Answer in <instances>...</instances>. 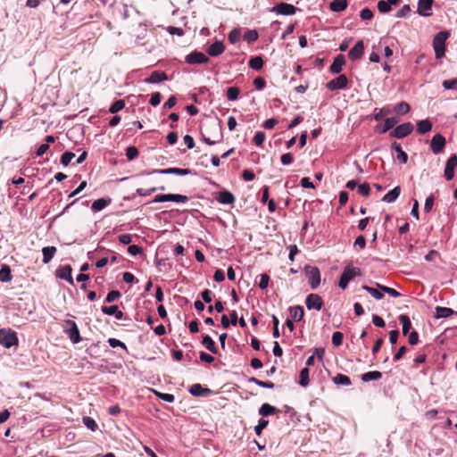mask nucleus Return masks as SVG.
<instances>
[{
    "label": "nucleus",
    "instance_id": "1",
    "mask_svg": "<svg viewBox=\"0 0 457 457\" xmlns=\"http://www.w3.org/2000/svg\"><path fill=\"white\" fill-rule=\"evenodd\" d=\"M450 34L448 31L444 30L438 32L433 39V47L436 54V59H441L445 55V41L449 37Z\"/></svg>",
    "mask_w": 457,
    "mask_h": 457
},
{
    "label": "nucleus",
    "instance_id": "2",
    "mask_svg": "<svg viewBox=\"0 0 457 457\" xmlns=\"http://www.w3.org/2000/svg\"><path fill=\"white\" fill-rule=\"evenodd\" d=\"M63 332L73 344H78L82 340L76 322L71 320H65L63 321Z\"/></svg>",
    "mask_w": 457,
    "mask_h": 457
},
{
    "label": "nucleus",
    "instance_id": "3",
    "mask_svg": "<svg viewBox=\"0 0 457 457\" xmlns=\"http://www.w3.org/2000/svg\"><path fill=\"white\" fill-rule=\"evenodd\" d=\"M303 271L311 288L316 289L320 284V270L315 266L306 265Z\"/></svg>",
    "mask_w": 457,
    "mask_h": 457
},
{
    "label": "nucleus",
    "instance_id": "4",
    "mask_svg": "<svg viewBox=\"0 0 457 457\" xmlns=\"http://www.w3.org/2000/svg\"><path fill=\"white\" fill-rule=\"evenodd\" d=\"M361 270L359 268L346 266L340 277L338 286L342 289H345L348 286V283L355 277L361 276Z\"/></svg>",
    "mask_w": 457,
    "mask_h": 457
},
{
    "label": "nucleus",
    "instance_id": "5",
    "mask_svg": "<svg viewBox=\"0 0 457 457\" xmlns=\"http://www.w3.org/2000/svg\"><path fill=\"white\" fill-rule=\"evenodd\" d=\"M18 337L15 331L11 328L0 329V345L6 348L18 345Z\"/></svg>",
    "mask_w": 457,
    "mask_h": 457
},
{
    "label": "nucleus",
    "instance_id": "6",
    "mask_svg": "<svg viewBox=\"0 0 457 457\" xmlns=\"http://www.w3.org/2000/svg\"><path fill=\"white\" fill-rule=\"evenodd\" d=\"M192 171L189 169H181V168H168L162 170H143L140 172V175H151V174H175V175H188Z\"/></svg>",
    "mask_w": 457,
    "mask_h": 457
},
{
    "label": "nucleus",
    "instance_id": "7",
    "mask_svg": "<svg viewBox=\"0 0 457 457\" xmlns=\"http://www.w3.org/2000/svg\"><path fill=\"white\" fill-rule=\"evenodd\" d=\"M413 130V125L411 122H405L395 127L391 132L390 137L395 138H403L410 135Z\"/></svg>",
    "mask_w": 457,
    "mask_h": 457
},
{
    "label": "nucleus",
    "instance_id": "8",
    "mask_svg": "<svg viewBox=\"0 0 457 457\" xmlns=\"http://www.w3.org/2000/svg\"><path fill=\"white\" fill-rule=\"evenodd\" d=\"M176 202V203H187L188 201V197L183 195L178 194H166V195H157L153 199V203H162V202Z\"/></svg>",
    "mask_w": 457,
    "mask_h": 457
},
{
    "label": "nucleus",
    "instance_id": "9",
    "mask_svg": "<svg viewBox=\"0 0 457 457\" xmlns=\"http://www.w3.org/2000/svg\"><path fill=\"white\" fill-rule=\"evenodd\" d=\"M305 304L308 310L320 311L324 302L320 295L312 293L306 296Z\"/></svg>",
    "mask_w": 457,
    "mask_h": 457
},
{
    "label": "nucleus",
    "instance_id": "10",
    "mask_svg": "<svg viewBox=\"0 0 457 457\" xmlns=\"http://www.w3.org/2000/svg\"><path fill=\"white\" fill-rule=\"evenodd\" d=\"M348 79L345 74H341L336 79L327 83L326 87L328 90L334 91L337 89H344L347 87Z\"/></svg>",
    "mask_w": 457,
    "mask_h": 457
},
{
    "label": "nucleus",
    "instance_id": "11",
    "mask_svg": "<svg viewBox=\"0 0 457 457\" xmlns=\"http://www.w3.org/2000/svg\"><path fill=\"white\" fill-rule=\"evenodd\" d=\"M298 9L293 4L287 3H280L276 4L271 11L282 15H294Z\"/></svg>",
    "mask_w": 457,
    "mask_h": 457
},
{
    "label": "nucleus",
    "instance_id": "12",
    "mask_svg": "<svg viewBox=\"0 0 457 457\" xmlns=\"http://www.w3.org/2000/svg\"><path fill=\"white\" fill-rule=\"evenodd\" d=\"M445 144L446 141L445 137L441 134H436L430 144L432 152L436 154L441 153L444 150Z\"/></svg>",
    "mask_w": 457,
    "mask_h": 457
},
{
    "label": "nucleus",
    "instance_id": "13",
    "mask_svg": "<svg viewBox=\"0 0 457 457\" xmlns=\"http://www.w3.org/2000/svg\"><path fill=\"white\" fill-rule=\"evenodd\" d=\"M433 3V0H419L417 12L424 17L432 15Z\"/></svg>",
    "mask_w": 457,
    "mask_h": 457
},
{
    "label": "nucleus",
    "instance_id": "14",
    "mask_svg": "<svg viewBox=\"0 0 457 457\" xmlns=\"http://www.w3.org/2000/svg\"><path fill=\"white\" fill-rule=\"evenodd\" d=\"M208 57L204 54L197 51L192 52L186 57V62L189 64L205 63L208 62Z\"/></svg>",
    "mask_w": 457,
    "mask_h": 457
},
{
    "label": "nucleus",
    "instance_id": "15",
    "mask_svg": "<svg viewBox=\"0 0 457 457\" xmlns=\"http://www.w3.org/2000/svg\"><path fill=\"white\" fill-rule=\"evenodd\" d=\"M457 166V155H452L446 162L445 169V177L447 180L453 179L454 176V169Z\"/></svg>",
    "mask_w": 457,
    "mask_h": 457
},
{
    "label": "nucleus",
    "instance_id": "16",
    "mask_svg": "<svg viewBox=\"0 0 457 457\" xmlns=\"http://www.w3.org/2000/svg\"><path fill=\"white\" fill-rule=\"evenodd\" d=\"M364 53V43L359 40L354 46L349 51L348 56L352 61L359 60Z\"/></svg>",
    "mask_w": 457,
    "mask_h": 457
},
{
    "label": "nucleus",
    "instance_id": "17",
    "mask_svg": "<svg viewBox=\"0 0 457 457\" xmlns=\"http://www.w3.org/2000/svg\"><path fill=\"white\" fill-rule=\"evenodd\" d=\"M71 266L64 265L56 270V277L67 280L71 285L73 284V279L71 276Z\"/></svg>",
    "mask_w": 457,
    "mask_h": 457
},
{
    "label": "nucleus",
    "instance_id": "18",
    "mask_svg": "<svg viewBox=\"0 0 457 457\" xmlns=\"http://www.w3.org/2000/svg\"><path fill=\"white\" fill-rule=\"evenodd\" d=\"M345 63V56L343 54H338L334 59L332 64L330 65L329 70L334 74L340 73Z\"/></svg>",
    "mask_w": 457,
    "mask_h": 457
},
{
    "label": "nucleus",
    "instance_id": "19",
    "mask_svg": "<svg viewBox=\"0 0 457 457\" xmlns=\"http://www.w3.org/2000/svg\"><path fill=\"white\" fill-rule=\"evenodd\" d=\"M225 50V46L221 41H216L207 48V54L211 56H219Z\"/></svg>",
    "mask_w": 457,
    "mask_h": 457
},
{
    "label": "nucleus",
    "instance_id": "20",
    "mask_svg": "<svg viewBox=\"0 0 457 457\" xmlns=\"http://www.w3.org/2000/svg\"><path fill=\"white\" fill-rule=\"evenodd\" d=\"M168 79V76L164 71H154L150 77L145 79L146 83H159Z\"/></svg>",
    "mask_w": 457,
    "mask_h": 457
},
{
    "label": "nucleus",
    "instance_id": "21",
    "mask_svg": "<svg viewBox=\"0 0 457 457\" xmlns=\"http://www.w3.org/2000/svg\"><path fill=\"white\" fill-rule=\"evenodd\" d=\"M189 393L194 396H204L211 393V389L204 388L200 384H194L190 386Z\"/></svg>",
    "mask_w": 457,
    "mask_h": 457
},
{
    "label": "nucleus",
    "instance_id": "22",
    "mask_svg": "<svg viewBox=\"0 0 457 457\" xmlns=\"http://www.w3.org/2000/svg\"><path fill=\"white\" fill-rule=\"evenodd\" d=\"M57 249L55 246H46L42 249L43 253V262L45 264H47L51 262V260L54 258V254L56 253Z\"/></svg>",
    "mask_w": 457,
    "mask_h": 457
},
{
    "label": "nucleus",
    "instance_id": "23",
    "mask_svg": "<svg viewBox=\"0 0 457 457\" xmlns=\"http://www.w3.org/2000/svg\"><path fill=\"white\" fill-rule=\"evenodd\" d=\"M202 345L213 354H217L219 353L214 341L208 335L203 337Z\"/></svg>",
    "mask_w": 457,
    "mask_h": 457
},
{
    "label": "nucleus",
    "instance_id": "24",
    "mask_svg": "<svg viewBox=\"0 0 457 457\" xmlns=\"http://www.w3.org/2000/svg\"><path fill=\"white\" fill-rule=\"evenodd\" d=\"M401 194V187L399 186L393 188L391 191H389L387 194H386L382 201L386 203H394L400 195Z\"/></svg>",
    "mask_w": 457,
    "mask_h": 457
},
{
    "label": "nucleus",
    "instance_id": "25",
    "mask_svg": "<svg viewBox=\"0 0 457 457\" xmlns=\"http://www.w3.org/2000/svg\"><path fill=\"white\" fill-rule=\"evenodd\" d=\"M289 313L293 320L300 321L303 319L304 311L300 305L292 306L289 308Z\"/></svg>",
    "mask_w": 457,
    "mask_h": 457
},
{
    "label": "nucleus",
    "instance_id": "26",
    "mask_svg": "<svg viewBox=\"0 0 457 457\" xmlns=\"http://www.w3.org/2000/svg\"><path fill=\"white\" fill-rule=\"evenodd\" d=\"M111 198H99L93 202L91 209L94 212H100L111 204Z\"/></svg>",
    "mask_w": 457,
    "mask_h": 457
},
{
    "label": "nucleus",
    "instance_id": "27",
    "mask_svg": "<svg viewBox=\"0 0 457 457\" xmlns=\"http://www.w3.org/2000/svg\"><path fill=\"white\" fill-rule=\"evenodd\" d=\"M12 279V270L9 265L3 264L0 269V281L10 282Z\"/></svg>",
    "mask_w": 457,
    "mask_h": 457
},
{
    "label": "nucleus",
    "instance_id": "28",
    "mask_svg": "<svg viewBox=\"0 0 457 457\" xmlns=\"http://www.w3.org/2000/svg\"><path fill=\"white\" fill-rule=\"evenodd\" d=\"M218 201L223 204H231L235 202V196L229 191L220 192Z\"/></svg>",
    "mask_w": 457,
    "mask_h": 457
},
{
    "label": "nucleus",
    "instance_id": "29",
    "mask_svg": "<svg viewBox=\"0 0 457 457\" xmlns=\"http://www.w3.org/2000/svg\"><path fill=\"white\" fill-rule=\"evenodd\" d=\"M278 411H279L276 407L269 403H263L259 409V414L262 415V417H267L275 414Z\"/></svg>",
    "mask_w": 457,
    "mask_h": 457
},
{
    "label": "nucleus",
    "instance_id": "30",
    "mask_svg": "<svg viewBox=\"0 0 457 457\" xmlns=\"http://www.w3.org/2000/svg\"><path fill=\"white\" fill-rule=\"evenodd\" d=\"M382 378V373L378 370L369 371L361 375V380L363 382H370L371 380H378Z\"/></svg>",
    "mask_w": 457,
    "mask_h": 457
},
{
    "label": "nucleus",
    "instance_id": "31",
    "mask_svg": "<svg viewBox=\"0 0 457 457\" xmlns=\"http://www.w3.org/2000/svg\"><path fill=\"white\" fill-rule=\"evenodd\" d=\"M431 129H432V123L428 120H420L417 123V131L420 134H425V133L430 131Z\"/></svg>",
    "mask_w": 457,
    "mask_h": 457
},
{
    "label": "nucleus",
    "instance_id": "32",
    "mask_svg": "<svg viewBox=\"0 0 457 457\" xmlns=\"http://www.w3.org/2000/svg\"><path fill=\"white\" fill-rule=\"evenodd\" d=\"M399 121V119L396 117L387 118L385 120L383 127L380 129V133H386V131L393 129Z\"/></svg>",
    "mask_w": 457,
    "mask_h": 457
},
{
    "label": "nucleus",
    "instance_id": "33",
    "mask_svg": "<svg viewBox=\"0 0 457 457\" xmlns=\"http://www.w3.org/2000/svg\"><path fill=\"white\" fill-rule=\"evenodd\" d=\"M453 310H452L451 308H447V307H440V306H437L436 308V314H435V317L436 319H440V318H448L450 317L451 315L453 314Z\"/></svg>",
    "mask_w": 457,
    "mask_h": 457
},
{
    "label": "nucleus",
    "instance_id": "34",
    "mask_svg": "<svg viewBox=\"0 0 457 457\" xmlns=\"http://www.w3.org/2000/svg\"><path fill=\"white\" fill-rule=\"evenodd\" d=\"M392 148L395 149L397 152V159L402 163H406L408 161V155L402 149L401 145L395 142L392 144Z\"/></svg>",
    "mask_w": 457,
    "mask_h": 457
},
{
    "label": "nucleus",
    "instance_id": "35",
    "mask_svg": "<svg viewBox=\"0 0 457 457\" xmlns=\"http://www.w3.org/2000/svg\"><path fill=\"white\" fill-rule=\"evenodd\" d=\"M347 7V0H333L330 3V9L333 12H342Z\"/></svg>",
    "mask_w": 457,
    "mask_h": 457
},
{
    "label": "nucleus",
    "instance_id": "36",
    "mask_svg": "<svg viewBox=\"0 0 457 457\" xmlns=\"http://www.w3.org/2000/svg\"><path fill=\"white\" fill-rule=\"evenodd\" d=\"M332 380L336 385L350 386L352 384L350 378L341 373L335 376Z\"/></svg>",
    "mask_w": 457,
    "mask_h": 457
},
{
    "label": "nucleus",
    "instance_id": "37",
    "mask_svg": "<svg viewBox=\"0 0 457 457\" xmlns=\"http://www.w3.org/2000/svg\"><path fill=\"white\" fill-rule=\"evenodd\" d=\"M399 320L403 326V334L407 335L411 328L410 318L405 314H402L399 316Z\"/></svg>",
    "mask_w": 457,
    "mask_h": 457
},
{
    "label": "nucleus",
    "instance_id": "38",
    "mask_svg": "<svg viewBox=\"0 0 457 457\" xmlns=\"http://www.w3.org/2000/svg\"><path fill=\"white\" fill-rule=\"evenodd\" d=\"M248 65L255 71H260L263 66V60L261 56H255L250 59Z\"/></svg>",
    "mask_w": 457,
    "mask_h": 457
},
{
    "label": "nucleus",
    "instance_id": "39",
    "mask_svg": "<svg viewBox=\"0 0 457 457\" xmlns=\"http://www.w3.org/2000/svg\"><path fill=\"white\" fill-rule=\"evenodd\" d=\"M361 287L363 290L367 291L369 294H370L374 298L378 300L382 299L384 296L382 291L379 290L378 288H374L367 285H363Z\"/></svg>",
    "mask_w": 457,
    "mask_h": 457
},
{
    "label": "nucleus",
    "instance_id": "40",
    "mask_svg": "<svg viewBox=\"0 0 457 457\" xmlns=\"http://www.w3.org/2000/svg\"><path fill=\"white\" fill-rule=\"evenodd\" d=\"M146 35V27L141 23L137 25V27L133 29L132 36L137 39L144 38Z\"/></svg>",
    "mask_w": 457,
    "mask_h": 457
},
{
    "label": "nucleus",
    "instance_id": "41",
    "mask_svg": "<svg viewBox=\"0 0 457 457\" xmlns=\"http://www.w3.org/2000/svg\"><path fill=\"white\" fill-rule=\"evenodd\" d=\"M309 373L310 370L308 368L303 369L300 372L299 384L303 387L307 386L310 383Z\"/></svg>",
    "mask_w": 457,
    "mask_h": 457
},
{
    "label": "nucleus",
    "instance_id": "42",
    "mask_svg": "<svg viewBox=\"0 0 457 457\" xmlns=\"http://www.w3.org/2000/svg\"><path fill=\"white\" fill-rule=\"evenodd\" d=\"M240 88L237 87H230L227 90V98L229 101H235L238 98L240 95Z\"/></svg>",
    "mask_w": 457,
    "mask_h": 457
},
{
    "label": "nucleus",
    "instance_id": "43",
    "mask_svg": "<svg viewBox=\"0 0 457 457\" xmlns=\"http://www.w3.org/2000/svg\"><path fill=\"white\" fill-rule=\"evenodd\" d=\"M395 112L399 113V114H406L410 112L411 110V107H410V104L406 102H401L399 104H397L395 108H394Z\"/></svg>",
    "mask_w": 457,
    "mask_h": 457
},
{
    "label": "nucleus",
    "instance_id": "44",
    "mask_svg": "<svg viewBox=\"0 0 457 457\" xmlns=\"http://www.w3.org/2000/svg\"><path fill=\"white\" fill-rule=\"evenodd\" d=\"M249 382H252V383H254L256 384L257 386H261V387H264V388H274V383L271 382V381H262V380H260L254 377H252L248 379Z\"/></svg>",
    "mask_w": 457,
    "mask_h": 457
},
{
    "label": "nucleus",
    "instance_id": "45",
    "mask_svg": "<svg viewBox=\"0 0 457 457\" xmlns=\"http://www.w3.org/2000/svg\"><path fill=\"white\" fill-rule=\"evenodd\" d=\"M156 190L164 191L165 190V187L164 186H161V187H151L149 189L137 188V194L138 195H140V196H147V195H150L152 193L155 192Z\"/></svg>",
    "mask_w": 457,
    "mask_h": 457
},
{
    "label": "nucleus",
    "instance_id": "46",
    "mask_svg": "<svg viewBox=\"0 0 457 457\" xmlns=\"http://www.w3.org/2000/svg\"><path fill=\"white\" fill-rule=\"evenodd\" d=\"M376 286H377V287L379 290H381L384 293L388 294L389 295H391L393 297H398V296L401 295V294L398 291H396L395 289H394V288L383 286V285L378 284V283H376Z\"/></svg>",
    "mask_w": 457,
    "mask_h": 457
},
{
    "label": "nucleus",
    "instance_id": "47",
    "mask_svg": "<svg viewBox=\"0 0 457 457\" xmlns=\"http://www.w3.org/2000/svg\"><path fill=\"white\" fill-rule=\"evenodd\" d=\"M125 106V102L124 100H117L115 101L112 105L111 107L109 108V112L111 113H116L118 112L119 111L122 110Z\"/></svg>",
    "mask_w": 457,
    "mask_h": 457
},
{
    "label": "nucleus",
    "instance_id": "48",
    "mask_svg": "<svg viewBox=\"0 0 457 457\" xmlns=\"http://www.w3.org/2000/svg\"><path fill=\"white\" fill-rule=\"evenodd\" d=\"M83 424L91 431H96L98 428L96 422L87 416L83 418Z\"/></svg>",
    "mask_w": 457,
    "mask_h": 457
},
{
    "label": "nucleus",
    "instance_id": "49",
    "mask_svg": "<svg viewBox=\"0 0 457 457\" xmlns=\"http://www.w3.org/2000/svg\"><path fill=\"white\" fill-rule=\"evenodd\" d=\"M258 32L256 30H248L246 33H245L244 35V38L245 41H247V43L251 44V43H253L255 42L257 39H258Z\"/></svg>",
    "mask_w": 457,
    "mask_h": 457
},
{
    "label": "nucleus",
    "instance_id": "50",
    "mask_svg": "<svg viewBox=\"0 0 457 457\" xmlns=\"http://www.w3.org/2000/svg\"><path fill=\"white\" fill-rule=\"evenodd\" d=\"M139 152L136 146H129L126 149V156L129 161L135 159L138 155Z\"/></svg>",
    "mask_w": 457,
    "mask_h": 457
},
{
    "label": "nucleus",
    "instance_id": "51",
    "mask_svg": "<svg viewBox=\"0 0 457 457\" xmlns=\"http://www.w3.org/2000/svg\"><path fill=\"white\" fill-rule=\"evenodd\" d=\"M75 157V154L71 152H65L61 156V163L67 166L71 161Z\"/></svg>",
    "mask_w": 457,
    "mask_h": 457
},
{
    "label": "nucleus",
    "instance_id": "52",
    "mask_svg": "<svg viewBox=\"0 0 457 457\" xmlns=\"http://www.w3.org/2000/svg\"><path fill=\"white\" fill-rule=\"evenodd\" d=\"M269 421L263 419H261L258 424L254 428V431L257 436H261L262 430L268 426Z\"/></svg>",
    "mask_w": 457,
    "mask_h": 457
},
{
    "label": "nucleus",
    "instance_id": "53",
    "mask_svg": "<svg viewBox=\"0 0 457 457\" xmlns=\"http://www.w3.org/2000/svg\"><path fill=\"white\" fill-rule=\"evenodd\" d=\"M266 138L265 133L262 131L256 132L253 141L257 146H261Z\"/></svg>",
    "mask_w": 457,
    "mask_h": 457
},
{
    "label": "nucleus",
    "instance_id": "54",
    "mask_svg": "<svg viewBox=\"0 0 457 457\" xmlns=\"http://www.w3.org/2000/svg\"><path fill=\"white\" fill-rule=\"evenodd\" d=\"M343 334L339 331H336L333 333L332 335V344L335 345V346H339L342 345L343 343Z\"/></svg>",
    "mask_w": 457,
    "mask_h": 457
},
{
    "label": "nucleus",
    "instance_id": "55",
    "mask_svg": "<svg viewBox=\"0 0 457 457\" xmlns=\"http://www.w3.org/2000/svg\"><path fill=\"white\" fill-rule=\"evenodd\" d=\"M120 297V293L118 290H112L107 294L105 303H112Z\"/></svg>",
    "mask_w": 457,
    "mask_h": 457
},
{
    "label": "nucleus",
    "instance_id": "56",
    "mask_svg": "<svg viewBox=\"0 0 457 457\" xmlns=\"http://www.w3.org/2000/svg\"><path fill=\"white\" fill-rule=\"evenodd\" d=\"M445 89H457V78L453 79H445L442 83Z\"/></svg>",
    "mask_w": 457,
    "mask_h": 457
},
{
    "label": "nucleus",
    "instance_id": "57",
    "mask_svg": "<svg viewBox=\"0 0 457 457\" xmlns=\"http://www.w3.org/2000/svg\"><path fill=\"white\" fill-rule=\"evenodd\" d=\"M378 9L380 12L386 13L391 10V5L385 0H380L378 3Z\"/></svg>",
    "mask_w": 457,
    "mask_h": 457
},
{
    "label": "nucleus",
    "instance_id": "58",
    "mask_svg": "<svg viewBox=\"0 0 457 457\" xmlns=\"http://www.w3.org/2000/svg\"><path fill=\"white\" fill-rule=\"evenodd\" d=\"M358 192L363 196H368L370 193V184L365 182V183L359 185Z\"/></svg>",
    "mask_w": 457,
    "mask_h": 457
},
{
    "label": "nucleus",
    "instance_id": "59",
    "mask_svg": "<svg viewBox=\"0 0 457 457\" xmlns=\"http://www.w3.org/2000/svg\"><path fill=\"white\" fill-rule=\"evenodd\" d=\"M240 36L241 34L239 30L233 29L229 32L228 38L231 44H235L240 39Z\"/></svg>",
    "mask_w": 457,
    "mask_h": 457
},
{
    "label": "nucleus",
    "instance_id": "60",
    "mask_svg": "<svg viewBox=\"0 0 457 457\" xmlns=\"http://www.w3.org/2000/svg\"><path fill=\"white\" fill-rule=\"evenodd\" d=\"M253 86L257 90H262L266 87V81L262 77H257L253 79Z\"/></svg>",
    "mask_w": 457,
    "mask_h": 457
},
{
    "label": "nucleus",
    "instance_id": "61",
    "mask_svg": "<svg viewBox=\"0 0 457 457\" xmlns=\"http://www.w3.org/2000/svg\"><path fill=\"white\" fill-rule=\"evenodd\" d=\"M270 281V276L266 273L260 275V282H259V287L261 289H265L269 286Z\"/></svg>",
    "mask_w": 457,
    "mask_h": 457
},
{
    "label": "nucleus",
    "instance_id": "62",
    "mask_svg": "<svg viewBox=\"0 0 457 457\" xmlns=\"http://www.w3.org/2000/svg\"><path fill=\"white\" fill-rule=\"evenodd\" d=\"M108 343H109L110 346L112 348L121 347V348L127 350L126 345L123 342H121L116 338H109Z\"/></svg>",
    "mask_w": 457,
    "mask_h": 457
},
{
    "label": "nucleus",
    "instance_id": "63",
    "mask_svg": "<svg viewBox=\"0 0 457 457\" xmlns=\"http://www.w3.org/2000/svg\"><path fill=\"white\" fill-rule=\"evenodd\" d=\"M411 12V7L409 4H405L403 5L400 10H398V12H396V17L397 18H403V17H406Z\"/></svg>",
    "mask_w": 457,
    "mask_h": 457
},
{
    "label": "nucleus",
    "instance_id": "64",
    "mask_svg": "<svg viewBox=\"0 0 457 457\" xmlns=\"http://www.w3.org/2000/svg\"><path fill=\"white\" fill-rule=\"evenodd\" d=\"M360 16L362 20L369 21L373 18V12L369 8H364L361 11Z\"/></svg>",
    "mask_w": 457,
    "mask_h": 457
}]
</instances>
